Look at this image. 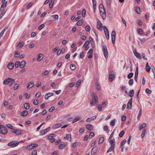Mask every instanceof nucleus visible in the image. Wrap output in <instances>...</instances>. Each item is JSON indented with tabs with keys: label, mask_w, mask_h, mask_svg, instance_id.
<instances>
[{
	"label": "nucleus",
	"mask_w": 155,
	"mask_h": 155,
	"mask_svg": "<svg viewBox=\"0 0 155 155\" xmlns=\"http://www.w3.org/2000/svg\"><path fill=\"white\" fill-rule=\"evenodd\" d=\"M92 99L91 102V105L93 106L98 103V97L96 94L94 93L92 94Z\"/></svg>",
	"instance_id": "obj_1"
},
{
	"label": "nucleus",
	"mask_w": 155,
	"mask_h": 155,
	"mask_svg": "<svg viewBox=\"0 0 155 155\" xmlns=\"http://www.w3.org/2000/svg\"><path fill=\"white\" fill-rule=\"evenodd\" d=\"M99 9L100 14L101 15L103 19L105 18V11L103 5L102 4H100L99 6Z\"/></svg>",
	"instance_id": "obj_2"
},
{
	"label": "nucleus",
	"mask_w": 155,
	"mask_h": 155,
	"mask_svg": "<svg viewBox=\"0 0 155 155\" xmlns=\"http://www.w3.org/2000/svg\"><path fill=\"white\" fill-rule=\"evenodd\" d=\"M102 47L104 55L105 58L107 59L108 57V52L106 46L104 45L103 43L102 45Z\"/></svg>",
	"instance_id": "obj_3"
},
{
	"label": "nucleus",
	"mask_w": 155,
	"mask_h": 155,
	"mask_svg": "<svg viewBox=\"0 0 155 155\" xmlns=\"http://www.w3.org/2000/svg\"><path fill=\"white\" fill-rule=\"evenodd\" d=\"M8 132L7 129L0 123V133L3 134H5Z\"/></svg>",
	"instance_id": "obj_4"
},
{
	"label": "nucleus",
	"mask_w": 155,
	"mask_h": 155,
	"mask_svg": "<svg viewBox=\"0 0 155 155\" xmlns=\"http://www.w3.org/2000/svg\"><path fill=\"white\" fill-rule=\"evenodd\" d=\"M20 142H17L15 141H12L9 143L8 145L9 146H11L12 147H14L17 146L19 144Z\"/></svg>",
	"instance_id": "obj_5"
},
{
	"label": "nucleus",
	"mask_w": 155,
	"mask_h": 155,
	"mask_svg": "<svg viewBox=\"0 0 155 155\" xmlns=\"http://www.w3.org/2000/svg\"><path fill=\"white\" fill-rule=\"evenodd\" d=\"M38 146V145L36 143H32L27 146V149L30 150Z\"/></svg>",
	"instance_id": "obj_6"
},
{
	"label": "nucleus",
	"mask_w": 155,
	"mask_h": 155,
	"mask_svg": "<svg viewBox=\"0 0 155 155\" xmlns=\"http://www.w3.org/2000/svg\"><path fill=\"white\" fill-rule=\"evenodd\" d=\"M104 30L107 39H109V35L108 30L106 26H104Z\"/></svg>",
	"instance_id": "obj_7"
},
{
	"label": "nucleus",
	"mask_w": 155,
	"mask_h": 155,
	"mask_svg": "<svg viewBox=\"0 0 155 155\" xmlns=\"http://www.w3.org/2000/svg\"><path fill=\"white\" fill-rule=\"evenodd\" d=\"M116 34V33L115 31L113 30L112 31L111 33V39L112 43L113 44H114L115 43Z\"/></svg>",
	"instance_id": "obj_8"
},
{
	"label": "nucleus",
	"mask_w": 155,
	"mask_h": 155,
	"mask_svg": "<svg viewBox=\"0 0 155 155\" xmlns=\"http://www.w3.org/2000/svg\"><path fill=\"white\" fill-rule=\"evenodd\" d=\"M6 0H2V4L1 7V10H5V8L6 7V5L8 1Z\"/></svg>",
	"instance_id": "obj_9"
},
{
	"label": "nucleus",
	"mask_w": 155,
	"mask_h": 155,
	"mask_svg": "<svg viewBox=\"0 0 155 155\" xmlns=\"http://www.w3.org/2000/svg\"><path fill=\"white\" fill-rule=\"evenodd\" d=\"M12 132L13 133H15L17 135H21L22 133V132L21 130H16L15 129H13Z\"/></svg>",
	"instance_id": "obj_10"
},
{
	"label": "nucleus",
	"mask_w": 155,
	"mask_h": 155,
	"mask_svg": "<svg viewBox=\"0 0 155 155\" xmlns=\"http://www.w3.org/2000/svg\"><path fill=\"white\" fill-rule=\"evenodd\" d=\"M50 127H49L46 129L43 130H42L40 131V134L41 135H44L46 134L48 131L49 130Z\"/></svg>",
	"instance_id": "obj_11"
},
{
	"label": "nucleus",
	"mask_w": 155,
	"mask_h": 155,
	"mask_svg": "<svg viewBox=\"0 0 155 155\" xmlns=\"http://www.w3.org/2000/svg\"><path fill=\"white\" fill-rule=\"evenodd\" d=\"M134 54L136 57L138 59H140L141 58L140 54L138 53L135 50L133 51Z\"/></svg>",
	"instance_id": "obj_12"
},
{
	"label": "nucleus",
	"mask_w": 155,
	"mask_h": 155,
	"mask_svg": "<svg viewBox=\"0 0 155 155\" xmlns=\"http://www.w3.org/2000/svg\"><path fill=\"white\" fill-rule=\"evenodd\" d=\"M97 28L100 30H102V25L101 22L99 20L97 21Z\"/></svg>",
	"instance_id": "obj_13"
},
{
	"label": "nucleus",
	"mask_w": 155,
	"mask_h": 155,
	"mask_svg": "<svg viewBox=\"0 0 155 155\" xmlns=\"http://www.w3.org/2000/svg\"><path fill=\"white\" fill-rule=\"evenodd\" d=\"M54 135L53 134H50L48 137V139L50 140L51 142H53L55 141V139L54 138Z\"/></svg>",
	"instance_id": "obj_14"
},
{
	"label": "nucleus",
	"mask_w": 155,
	"mask_h": 155,
	"mask_svg": "<svg viewBox=\"0 0 155 155\" xmlns=\"http://www.w3.org/2000/svg\"><path fill=\"white\" fill-rule=\"evenodd\" d=\"M34 85V84L33 82H29L28 84L27 87V88L28 89H30L32 87H33Z\"/></svg>",
	"instance_id": "obj_15"
},
{
	"label": "nucleus",
	"mask_w": 155,
	"mask_h": 155,
	"mask_svg": "<svg viewBox=\"0 0 155 155\" xmlns=\"http://www.w3.org/2000/svg\"><path fill=\"white\" fill-rule=\"evenodd\" d=\"M54 95V94L53 93H49L46 94L45 96V99H48L49 97Z\"/></svg>",
	"instance_id": "obj_16"
},
{
	"label": "nucleus",
	"mask_w": 155,
	"mask_h": 155,
	"mask_svg": "<svg viewBox=\"0 0 155 155\" xmlns=\"http://www.w3.org/2000/svg\"><path fill=\"white\" fill-rule=\"evenodd\" d=\"M24 42H19L17 46L19 48H22L24 45Z\"/></svg>",
	"instance_id": "obj_17"
},
{
	"label": "nucleus",
	"mask_w": 155,
	"mask_h": 155,
	"mask_svg": "<svg viewBox=\"0 0 155 155\" xmlns=\"http://www.w3.org/2000/svg\"><path fill=\"white\" fill-rule=\"evenodd\" d=\"M71 135L70 134H67L66 136L64 137V139L66 140H67L69 141H71Z\"/></svg>",
	"instance_id": "obj_18"
},
{
	"label": "nucleus",
	"mask_w": 155,
	"mask_h": 155,
	"mask_svg": "<svg viewBox=\"0 0 155 155\" xmlns=\"http://www.w3.org/2000/svg\"><path fill=\"white\" fill-rule=\"evenodd\" d=\"M43 58V55L42 54H38V58L37 59V61H41Z\"/></svg>",
	"instance_id": "obj_19"
},
{
	"label": "nucleus",
	"mask_w": 155,
	"mask_h": 155,
	"mask_svg": "<svg viewBox=\"0 0 155 155\" xmlns=\"http://www.w3.org/2000/svg\"><path fill=\"white\" fill-rule=\"evenodd\" d=\"M114 74H110L109 77V79L110 82H112L114 80Z\"/></svg>",
	"instance_id": "obj_20"
},
{
	"label": "nucleus",
	"mask_w": 155,
	"mask_h": 155,
	"mask_svg": "<svg viewBox=\"0 0 155 155\" xmlns=\"http://www.w3.org/2000/svg\"><path fill=\"white\" fill-rule=\"evenodd\" d=\"M14 67V64L12 63H9L8 65V68L10 69H12Z\"/></svg>",
	"instance_id": "obj_21"
},
{
	"label": "nucleus",
	"mask_w": 155,
	"mask_h": 155,
	"mask_svg": "<svg viewBox=\"0 0 155 155\" xmlns=\"http://www.w3.org/2000/svg\"><path fill=\"white\" fill-rule=\"evenodd\" d=\"M98 149V147H94L91 150V153H93L94 154L97 151Z\"/></svg>",
	"instance_id": "obj_22"
},
{
	"label": "nucleus",
	"mask_w": 155,
	"mask_h": 155,
	"mask_svg": "<svg viewBox=\"0 0 155 155\" xmlns=\"http://www.w3.org/2000/svg\"><path fill=\"white\" fill-rule=\"evenodd\" d=\"M10 83V78H8L4 80L3 81V84H8Z\"/></svg>",
	"instance_id": "obj_23"
},
{
	"label": "nucleus",
	"mask_w": 155,
	"mask_h": 155,
	"mask_svg": "<svg viewBox=\"0 0 155 155\" xmlns=\"http://www.w3.org/2000/svg\"><path fill=\"white\" fill-rule=\"evenodd\" d=\"M146 126V124L145 123L141 124L139 127V129L140 130L144 128Z\"/></svg>",
	"instance_id": "obj_24"
},
{
	"label": "nucleus",
	"mask_w": 155,
	"mask_h": 155,
	"mask_svg": "<svg viewBox=\"0 0 155 155\" xmlns=\"http://www.w3.org/2000/svg\"><path fill=\"white\" fill-rule=\"evenodd\" d=\"M26 62L25 61H22L21 63H20V67L21 68H23L25 65Z\"/></svg>",
	"instance_id": "obj_25"
},
{
	"label": "nucleus",
	"mask_w": 155,
	"mask_h": 155,
	"mask_svg": "<svg viewBox=\"0 0 155 155\" xmlns=\"http://www.w3.org/2000/svg\"><path fill=\"white\" fill-rule=\"evenodd\" d=\"M146 71L148 72H149L150 70V67L148 65V62H147L146 64Z\"/></svg>",
	"instance_id": "obj_26"
},
{
	"label": "nucleus",
	"mask_w": 155,
	"mask_h": 155,
	"mask_svg": "<svg viewBox=\"0 0 155 155\" xmlns=\"http://www.w3.org/2000/svg\"><path fill=\"white\" fill-rule=\"evenodd\" d=\"M135 10L138 14H140L141 13L140 8L138 7H136L135 8Z\"/></svg>",
	"instance_id": "obj_27"
},
{
	"label": "nucleus",
	"mask_w": 155,
	"mask_h": 155,
	"mask_svg": "<svg viewBox=\"0 0 155 155\" xmlns=\"http://www.w3.org/2000/svg\"><path fill=\"white\" fill-rule=\"evenodd\" d=\"M28 111L25 110L23 111L21 113V115L23 116H26L28 114Z\"/></svg>",
	"instance_id": "obj_28"
},
{
	"label": "nucleus",
	"mask_w": 155,
	"mask_h": 155,
	"mask_svg": "<svg viewBox=\"0 0 155 155\" xmlns=\"http://www.w3.org/2000/svg\"><path fill=\"white\" fill-rule=\"evenodd\" d=\"M6 12V10H1V14H0V19L1 18L2 16H3L4 14Z\"/></svg>",
	"instance_id": "obj_29"
},
{
	"label": "nucleus",
	"mask_w": 155,
	"mask_h": 155,
	"mask_svg": "<svg viewBox=\"0 0 155 155\" xmlns=\"http://www.w3.org/2000/svg\"><path fill=\"white\" fill-rule=\"evenodd\" d=\"M81 118L79 116H77L75 117V118L74 119L72 123H74L76 122L78 120H80Z\"/></svg>",
	"instance_id": "obj_30"
},
{
	"label": "nucleus",
	"mask_w": 155,
	"mask_h": 155,
	"mask_svg": "<svg viewBox=\"0 0 155 155\" xmlns=\"http://www.w3.org/2000/svg\"><path fill=\"white\" fill-rule=\"evenodd\" d=\"M30 104L29 103H25L24 104V107L26 109H28L29 108Z\"/></svg>",
	"instance_id": "obj_31"
},
{
	"label": "nucleus",
	"mask_w": 155,
	"mask_h": 155,
	"mask_svg": "<svg viewBox=\"0 0 155 155\" xmlns=\"http://www.w3.org/2000/svg\"><path fill=\"white\" fill-rule=\"evenodd\" d=\"M126 142L127 140L125 139H124L123 140L121 141L120 143V147H122L126 143Z\"/></svg>",
	"instance_id": "obj_32"
},
{
	"label": "nucleus",
	"mask_w": 155,
	"mask_h": 155,
	"mask_svg": "<svg viewBox=\"0 0 155 155\" xmlns=\"http://www.w3.org/2000/svg\"><path fill=\"white\" fill-rule=\"evenodd\" d=\"M86 127L89 130H92L93 128V125L91 124H88L86 125Z\"/></svg>",
	"instance_id": "obj_33"
},
{
	"label": "nucleus",
	"mask_w": 155,
	"mask_h": 155,
	"mask_svg": "<svg viewBox=\"0 0 155 155\" xmlns=\"http://www.w3.org/2000/svg\"><path fill=\"white\" fill-rule=\"evenodd\" d=\"M132 107V103L130 102H128L127 106V108L129 109H130Z\"/></svg>",
	"instance_id": "obj_34"
},
{
	"label": "nucleus",
	"mask_w": 155,
	"mask_h": 155,
	"mask_svg": "<svg viewBox=\"0 0 155 155\" xmlns=\"http://www.w3.org/2000/svg\"><path fill=\"white\" fill-rule=\"evenodd\" d=\"M70 67L71 70H74L76 68L75 65L73 64H71L70 65Z\"/></svg>",
	"instance_id": "obj_35"
},
{
	"label": "nucleus",
	"mask_w": 155,
	"mask_h": 155,
	"mask_svg": "<svg viewBox=\"0 0 155 155\" xmlns=\"http://www.w3.org/2000/svg\"><path fill=\"white\" fill-rule=\"evenodd\" d=\"M130 94L129 95V96H130L131 97H132L134 94V90H132L130 91Z\"/></svg>",
	"instance_id": "obj_36"
},
{
	"label": "nucleus",
	"mask_w": 155,
	"mask_h": 155,
	"mask_svg": "<svg viewBox=\"0 0 155 155\" xmlns=\"http://www.w3.org/2000/svg\"><path fill=\"white\" fill-rule=\"evenodd\" d=\"M104 140V138L103 137H101L99 141V144H101L102 143Z\"/></svg>",
	"instance_id": "obj_37"
},
{
	"label": "nucleus",
	"mask_w": 155,
	"mask_h": 155,
	"mask_svg": "<svg viewBox=\"0 0 155 155\" xmlns=\"http://www.w3.org/2000/svg\"><path fill=\"white\" fill-rule=\"evenodd\" d=\"M83 20H79L77 23V24L78 26H81L83 23Z\"/></svg>",
	"instance_id": "obj_38"
},
{
	"label": "nucleus",
	"mask_w": 155,
	"mask_h": 155,
	"mask_svg": "<svg viewBox=\"0 0 155 155\" xmlns=\"http://www.w3.org/2000/svg\"><path fill=\"white\" fill-rule=\"evenodd\" d=\"M139 110H140L138 114V117H137L138 119H139V118L141 116V113H142V108L141 107L139 108Z\"/></svg>",
	"instance_id": "obj_39"
},
{
	"label": "nucleus",
	"mask_w": 155,
	"mask_h": 155,
	"mask_svg": "<svg viewBox=\"0 0 155 155\" xmlns=\"http://www.w3.org/2000/svg\"><path fill=\"white\" fill-rule=\"evenodd\" d=\"M61 125L60 123L56 124L54 126V128H57L61 127Z\"/></svg>",
	"instance_id": "obj_40"
},
{
	"label": "nucleus",
	"mask_w": 155,
	"mask_h": 155,
	"mask_svg": "<svg viewBox=\"0 0 155 155\" xmlns=\"http://www.w3.org/2000/svg\"><path fill=\"white\" fill-rule=\"evenodd\" d=\"M51 18H55L58 19V16L57 15H55L51 16Z\"/></svg>",
	"instance_id": "obj_41"
},
{
	"label": "nucleus",
	"mask_w": 155,
	"mask_h": 155,
	"mask_svg": "<svg viewBox=\"0 0 155 155\" xmlns=\"http://www.w3.org/2000/svg\"><path fill=\"white\" fill-rule=\"evenodd\" d=\"M86 14V10L84 8L83 9L82 12V15L83 17H84Z\"/></svg>",
	"instance_id": "obj_42"
},
{
	"label": "nucleus",
	"mask_w": 155,
	"mask_h": 155,
	"mask_svg": "<svg viewBox=\"0 0 155 155\" xmlns=\"http://www.w3.org/2000/svg\"><path fill=\"white\" fill-rule=\"evenodd\" d=\"M146 131V130L145 129H144L143 130L142 132L141 135V137L142 138H143L144 137Z\"/></svg>",
	"instance_id": "obj_43"
},
{
	"label": "nucleus",
	"mask_w": 155,
	"mask_h": 155,
	"mask_svg": "<svg viewBox=\"0 0 155 155\" xmlns=\"http://www.w3.org/2000/svg\"><path fill=\"white\" fill-rule=\"evenodd\" d=\"M114 146H111V147L107 151V153L110 152L112 151L114 149Z\"/></svg>",
	"instance_id": "obj_44"
},
{
	"label": "nucleus",
	"mask_w": 155,
	"mask_h": 155,
	"mask_svg": "<svg viewBox=\"0 0 155 155\" xmlns=\"http://www.w3.org/2000/svg\"><path fill=\"white\" fill-rule=\"evenodd\" d=\"M19 55H20V53L18 51H16L15 52V57L18 58L19 56Z\"/></svg>",
	"instance_id": "obj_45"
},
{
	"label": "nucleus",
	"mask_w": 155,
	"mask_h": 155,
	"mask_svg": "<svg viewBox=\"0 0 155 155\" xmlns=\"http://www.w3.org/2000/svg\"><path fill=\"white\" fill-rule=\"evenodd\" d=\"M90 43V41L88 40H87L86 41L84 44V47H87V46L89 45Z\"/></svg>",
	"instance_id": "obj_46"
},
{
	"label": "nucleus",
	"mask_w": 155,
	"mask_h": 155,
	"mask_svg": "<svg viewBox=\"0 0 155 155\" xmlns=\"http://www.w3.org/2000/svg\"><path fill=\"white\" fill-rule=\"evenodd\" d=\"M133 73L131 72L128 75L127 77L128 79H130L133 77Z\"/></svg>",
	"instance_id": "obj_47"
},
{
	"label": "nucleus",
	"mask_w": 155,
	"mask_h": 155,
	"mask_svg": "<svg viewBox=\"0 0 155 155\" xmlns=\"http://www.w3.org/2000/svg\"><path fill=\"white\" fill-rule=\"evenodd\" d=\"M6 125V126L8 128L11 129H12L13 130V127L11 124H7Z\"/></svg>",
	"instance_id": "obj_48"
},
{
	"label": "nucleus",
	"mask_w": 155,
	"mask_h": 155,
	"mask_svg": "<svg viewBox=\"0 0 155 155\" xmlns=\"http://www.w3.org/2000/svg\"><path fill=\"white\" fill-rule=\"evenodd\" d=\"M114 140H110L109 143L110 144H111V146H114Z\"/></svg>",
	"instance_id": "obj_49"
},
{
	"label": "nucleus",
	"mask_w": 155,
	"mask_h": 155,
	"mask_svg": "<svg viewBox=\"0 0 155 155\" xmlns=\"http://www.w3.org/2000/svg\"><path fill=\"white\" fill-rule=\"evenodd\" d=\"M96 87L97 89L98 90L100 91L101 90L100 87L99 85V84L98 83H97L96 84Z\"/></svg>",
	"instance_id": "obj_50"
},
{
	"label": "nucleus",
	"mask_w": 155,
	"mask_h": 155,
	"mask_svg": "<svg viewBox=\"0 0 155 155\" xmlns=\"http://www.w3.org/2000/svg\"><path fill=\"white\" fill-rule=\"evenodd\" d=\"M124 134V130H122L120 134H119V136L120 137H122L123 136Z\"/></svg>",
	"instance_id": "obj_51"
},
{
	"label": "nucleus",
	"mask_w": 155,
	"mask_h": 155,
	"mask_svg": "<svg viewBox=\"0 0 155 155\" xmlns=\"http://www.w3.org/2000/svg\"><path fill=\"white\" fill-rule=\"evenodd\" d=\"M78 142H75L72 145V147H75L78 145Z\"/></svg>",
	"instance_id": "obj_52"
},
{
	"label": "nucleus",
	"mask_w": 155,
	"mask_h": 155,
	"mask_svg": "<svg viewBox=\"0 0 155 155\" xmlns=\"http://www.w3.org/2000/svg\"><path fill=\"white\" fill-rule=\"evenodd\" d=\"M81 80H78L76 83V87L79 86L81 83Z\"/></svg>",
	"instance_id": "obj_53"
},
{
	"label": "nucleus",
	"mask_w": 155,
	"mask_h": 155,
	"mask_svg": "<svg viewBox=\"0 0 155 155\" xmlns=\"http://www.w3.org/2000/svg\"><path fill=\"white\" fill-rule=\"evenodd\" d=\"M34 104L35 105H38V99H35L33 101Z\"/></svg>",
	"instance_id": "obj_54"
},
{
	"label": "nucleus",
	"mask_w": 155,
	"mask_h": 155,
	"mask_svg": "<svg viewBox=\"0 0 155 155\" xmlns=\"http://www.w3.org/2000/svg\"><path fill=\"white\" fill-rule=\"evenodd\" d=\"M19 66H20V62L19 61L16 62L15 64V67L16 68H18Z\"/></svg>",
	"instance_id": "obj_55"
},
{
	"label": "nucleus",
	"mask_w": 155,
	"mask_h": 155,
	"mask_svg": "<svg viewBox=\"0 0 155 155\" xmlns=\"http://www.w3.org/2000/svg\"><path fill=\"white\" fill-rule=\"evenodd\" d=\"M133 81H134L133 79H130L129 81V84L130 85H133Z\"/></svg>",
	"instance_id": "obj_56"
},
{
	"label": "nucleus",
	"mask_w": 155,
	"mask_h": 155,
	"mask_svg": "<svg viewBox=\"0 0 155 155\" xmlns=\"http://www.w3.org/2000/svg\"><path fill=\"white\" fill-rule=\"evenodd\" d=\"M115 119L111 121L110 123V125L112 126H114L115 125Z\"/></svg>",
	"instance_id": "obj_57"
},
{
	"label": "nucleus",
	"mask_w": 155,
	"mask_h": 155,
	"mask_svg": "<svg viewBox=\"0 0 155 155\" xmlns=\"http://www.w3.org/2000/svg\"><path fill=\"white\" fill-rule=\"evenodd\" d=\"M33 2H30L28 5L27 8V9L29 8L32 5Z\"/></svg>",
	"instance_id": "obj_58"
},
{
	"label": "nucleus",
	"mask_w": 155,
	"mask_h": 155,
	"mask_svg": "<svg viewBox=\"0 0 155 155\" xmlns=\"http://www.w3.org/2000/svg\"><path fill=\"white\" fill-rule=\"evenodd\" d=\"M137 23L140 26H142L143 25V22L140 20H138L137 22Z\"/></svg>",
	"instance_id": "obj_59"
},
{
	"label": "nucleus",
	"mask_w": 155,
	"mask_h": 155,
	"mask_svg": "<svg viewBox=\"0 0 155 155\" xmlns=\"http://www.w3.org/2000/svg\"><path fill=\"white\" fill-rule=\"evenodd\" d=\"M91 28L89 26L87 25L85 27V30L87 31H89L90 30Z\"/></svg>",
	"instance_id": "obj_60"
},
{
	"label": "nucleus",
	"mask_w": 155,
	"mask_h": 155,
	"mask_svg": "<svg viewBox=\"0 0 155 155\" xmlns=\"http://www.w3.org/2000/svg\"><path fill=\"white\" fill-rule=\"evenodd\" d=\"M19 84H15L14 86V89L15 90L17 89L19 87Z\"/></svg>",
	"instance_id": "obj_61"
},
{
	"label": "nucleus",
	"mask_w": 155,
	"mask_h": 155,
	"mask_svg": "<svg viewBox=\"0 0 155 155\" xmlns=\"http://www.w3.org/2000/svg\"><path fill=\"white\" fill-rule=\"evenodd\" d=\"M45 26L44 24H41L38 27V29L41 30Z\"/></svg>",
	"instance_id": "obj_62"
},
{
	"label": "nucleus",
	"mask_w": 155,
	"mask_h": 155,
	"mask_svg": "<svg viewBox=\"0 0 155 155\" xmlns=\"http://www.w3.org/2000/svg\"><path fill=\"white\" fill-rule=\"evenodd\" d=\"M65 145L63 144H61L59 147L60 149H63L65 147Z\"/></svg>",
	"instance_id": "obj_63"
},
{
	"label": "nucleus",
	"mask_w": 155,
	"mask_h": 155,
	"mask_svg": "<svg viewBox=\"0 0 155 155\" xmlns=\"http://www.w3.org/2000/svg\"><path fill=\"white\" fill-rule=\"evenodd\" d=\"M37 154V151L35 150L33 151L32 152L31 154L32 155H36Z\"/></svg>",
	"instance_id": "obj_64"
}]
</instances>
